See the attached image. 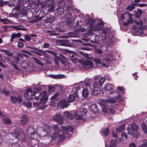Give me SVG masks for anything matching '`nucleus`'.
Here are the masks:
<instances>
[{
	"label": "nucleus",
	"instance_id": "nucleus-1",
	"mask_svg": "<svg viewBox=\"0 0 147 147\" xmlns=\"http://www.w3.org/2000/svg\"><path fill=\"white\" fill-rule=\"evenodd\" d=\"M49 93H48L47 90L43 91L39 96L41 97L39 102L36 101L33 102V106L34 107H37L39 110H44L47 107L46 104L48 100Z\"/></svg>",
	"mask_w": 147,
	"mask_h": 147
},
{
	"label": "nucleus",
	"instance_id": "nucleus-2",
	"mask_svg": "<svg viewBox=\"0 0 147 147\" xmlns=\"http://www.w3.org/2000/svg\"><path fill=\"white\" fill-rule=\"evenodd\" d=\"M9 137L12 140L17 139L22 142H25L26 141V137L24 132L22 129L20 127H17L15 129L13 132L9 134Z\"/></svg>",
	"mask_w": 147,
	"mask_h": 147
},
{
	"label": "nucleus",
	"instance_id": "nucleus-3",
	"mask_svg": "<svg viewBox=\"0 0 147 147\" xmlns=\"http://www.w3.org/2000/svg\"><path fill=\"white\" fill-rule=\"evenodd\" d=\"M47 87V86L46 85L40 86L39 87L35 88L33 92L31 88H29L24 91V96L26 99L31 100L33 99V96H35L37 93L40 94L41 92L42 89Z\"/></svg>",
	"mask_w": 147,
	"mask_h": 147
},
{
	"label": "nucleus",
	"instance_id": "nucleus-4",
	"mask_svg": "<svg viewBox=\"0 0 147 147\" xmlns=\"http://www.w3.org/2000/svg\"><path fill=\"white\" fill-rule=\"evenodd\" d=\"M98 79V76L96 77L93 84V88L92 90V94L94 96H97L100 94L101 89L98 86H101L105 81V78H101L99 80Z\"/></svg>",
	"mask_w": 147,
	"mask_h": 147
},
{
	"label": "nucleus",
	"instance_id": "nucleus-5",
	"mask_svg": "<svg viewBox=\"0 0 147 147\" xmlns=\"http://www.w3.org/2000/svg\"><path fill=\"white\" fill-rule=\"evenodd\" d=\"M138 126L135 122H133L128 126V133L129 135L131 136L132 137L137 139L140 136L139 133L138 131Z\"/></svg>",
	"mask_w": 147,
	"mask_h": 147
},
{
	"label": "nucleus",
	"instance_id": "nucleus-6",
	"mask_svg": "<svg viewBox=\"0 0 147 147\" xmlns=\"http://www.w3.org/2000/svg\"><path fill=\"white\" fill-rule=\"evenodd\" d=\"M115 102L116 101L113 99H101L98 103L101 106L103 107L102 109V111L104 112L107 113L108 111L109 106H111L112 104Z\"/></svg>",
	"mask_w": 147,
	"mask_h": 147
},
{
	"label": "nucleus",
	"instance_id": "nucleus-7",
	"mask_svg": "<svg viewBox=\"0 0 147 147\" xmlns=\"http://www.w3.org/2000/svg\"><path fill=\"white\" fill-rule=\"evenodd\" d=\"M36 130L32 125L29 126L27 128L26 133L29 138L34 139V135L36 134Z\"/></svg>",
	"mask_w": 147,
	"mask_h": 147
},
{
	"label": "nucleus",
	"instance_id": "nucleus-8",
	"mask_svg": "<svg viewBox=\"0 0 147 147\" xmlns=\"http://www.w3.org/2000/svg\"><path fill=\"white\" fill-rule=\"evenodd\" d=\"M62 128V133L61 134V135L62 136V140H64L65 138V137L64 135H63L62 134H63L65 135L67 134L68 133L69 131L72 132L73 131L74 129L72 126H67V127H65L63 126Z\"/></svg>",
	"mask_w": 147,
	"mask_h": 147
},
{
	"label": "nucleus",
	"instance_id": "nucleus-9",
	"mask_svg": "<svg viewBox=\"0 0 147 147\" xmlns=\"http://www.w3.org/2000/svg\"><path fill=\"white\" fill-rule=\"evenodd\" d=\"M11 102L13 104L18 103L20 104L22 102V98L21 96L18 95L17 96L15 95H11L10 96Z\"/></svg>",
	"mask_w": 147,
	"mask_h": 147
},
{
	"label": "nucleus",
	"instance_id": "nucleus-10",
	"mask_svg": "<svg viewBox=\"0 0 147 147\" xmlns=\"http://www.w3.org/2000/svg\"><path fill=\"white\" fill-rule=\"evenodd\" d=\"M23 6L21 5H16V9L18 16H20L21 17L26 15V11H25Z\"/></svg>",
	"mask_w": 147,
	"mask_h": 147
},
{
	"label": "nucleus",
	"instance_id": "nucleus-11",
	"mask_svg": "<svg viewBox=\"0 0 147 147\" xmlns=\"http://www.w3.org/2000/svg\"><path fill=\"white\" fill-rule=\"evenodd\" d=\"M40 130L41 132L40 134L43 136V133H51L52 130V127H50L47 124H45L44 126V128L42 127H41L39 130ZM44 135H43L44 136Z\"/></svg>",
	"mask_w": 147,
	"mask_h": 147
},
{
	"label": "nucleus",
	"instance_id": "nucleus-12",
	"mask_svg": "<svg viewBox=\"0 0 147 147\" xmlns=\"http://www.w3.org/2000/svg\"><path fill=\"white\" fill-rule=\"evenodd\" d=\"M64 119V117L59 114H55L53 117V120L57 121L61 125L63 124V121Z\"/></svg>",
	"mask_w": 147,
	"mask_h": 147
},
{
	"label": "nucleus",
	"instance_id": "nucleus-13",
	"mask_svg": "<svg viewBox=\"0 0 147 147\" xmlns=\"http://www.w3.org/2000/svg\"><path fill=\"white\" fill-rule=\"evenodd\" d=\"M105 23L102 20H99L97 21V24L93 27L94 30L99 31L103 28V27L100 26H103Z\"/></svg>",
	"mask_w": 147,
	"mask_h": 147
},
{
	"label": "nucleus",
	"instance_id": "nucleus-14",
	"mask_svg": "<svg viewBox=\"0 0 147 147\" xmlns=\"http://www.w3.org/2000/svg\"><path fill=\"white\" fill-rule=\"evenodd\" d=\"M58 41L59 43L61 46L71 47L73 45L70 40H60Z\"/></svg>",
	"mask_w": 147,
	"mask_h": 147
},
{
	"label": "nucleus",
	"instance_id": "nucleus-15",
	"mask_svg": "<svg viewBox=\"0 0 147 147\" xmlns=\"http://www.w3.org/2000/svg\"><path fill=\"white\" fill-rule=\"evenodd\" d=\"M57 106L61 109L67 108L69 106L68 103L64 99L60 100L57 104Z\"/></svg>",
	"mask_w": 147,
	"mask_h": 147
},
{
	"label": "nucleus",
	"instance_id": "nucleus-16",
	"mask_svg": "<svg viewBox=\"0 0 147 147\" xmlns=\"http://www.w3.org/2000/svg\"><path fill=\"white\" fill-rule=\"evenodd\" d=\"M29 121V119L26 115H23L21 117L20 121V124L22 125H24L27 124Z\"/></svg>",
	"mask_w": 147,
	"mask_h": 147
},
{
	"label": "nucleus",
	"instance_id": "nucleus-17",
	"mask_svg": "<svg viewBox=\"0 0 147 147\" xmlns=\"http://www.w3.org/2000/svg\"><path fill=\"white\" fill-rule=\"evenodd\" d=\"M82 84H84L85 86L86 87H89L90 89V85L92 84V80L87 78L84 81H82L80 82Z\"/></svg>",
	"mask_w": 147,
	"mask_h": 147
},
{
	"label": "nucleus",
	"instance_id": "nucleus-18",
	"mask_svg": "<svg viewBox=\"0 0 147 147\" xmlns=\"http://www.w3.org/2000/svg\"><path fill=\"white\" fill-rule=\"evenodd\" d=\"M53 127V129L55 131L54 133H55V134L57 136L61 137L62 136H60L61 135L60 133L61 132V130L60 128L58 127V125H56Z\"/></svg>",
	"mask_w": 147,
	"mask_h": 147
},
{
	"label": "nucleus",
	"instance_id": "nucleus-19",
	"mask_svg": "<svg viewBox=\"0 0 147 147\" xmlns=\"http://www.w3.org/2000/svg\"><path fill=\"white\" fill-rule=\"evenodd\" d=\"M104 89L105 90L107 91H112L110 92L111 94H112L114 92H112L113 90H112L113 89L112 85L110 83H106L105 84Z\"/></svg>",
	"mask_w": 147,
	"mask_h": 147
},
{
	"label": "nucleus",
	"instance_id": "nucleus-20",
	"mask_svg": "<svg viewBox=\"0 0 147 147\" xmlns=\"http://www.w3.org/2000/svg\"><path fill=\"white\" fill-rule=\"evenodd\" d=\"M55 20V18L54 16L47 14L46 15V18L44 20V22L46 23L51 22H53Z\"/></svg>",
	"mask_w": 147,
	"mask_h": 147
},
{
	"label": "nucleus",
	"instance_id": "nucleus-21",
	"mask_svg": "<svg viewBox=\"0 0 147 147\" xmlns=\"http://www.w3.org/2000/svg\"><path fill=\"white\" fill-rule=\"evenodd\" d=\"M90 111L92 112L93 113L95 114L98 113L99 109L96 105L95 104L91 105L90 107Z\"/></svg>",
	"mask_w": 147,
	"mask_h": 147
},
{
	"label": "nucleus",
	"instance_id": "nucleus-22",
	"mask_svg": "<svg viewBox=\"0 0 147 147\" xmlns=\"http://www.w3.org/2000/svg\"><path fill=\"white\" fill-rule=\"evenodd\" d=\"M45 13L41 12L38 15L34 17L36 21L35 22H37L41 20L45 17Z\"/></svg>",
	"mask_w": 147,
	"mask_h": 147
},
{
	"label": "nucleus",
	"instance_id": "nucleus-23",
	"mask_svg": "<svg viewBox=\"0 0 147 147\" xmlns=\"http://www.w3.org/2000/svg\"><path fill=\"white\" fill-rule=\"evenodd\" d=\"M76 96L74 93H71L67 98V101L68 103L73 102L76 99Z\"/></svg>",
	"mask_w": 147,
	"mask_h": 147
},
{
	"label": "nucleus",
	"instance_id": "nucleus-24",
	"mask_svg": "<svg viewBox=\"0 0 147 147\" xmlns=\"http://www.w3.org/2000/svg\"><path fill=\"white\" fill-rule=\"evenodd\" d=\"M103 29L102 30V34H104L105 37L104 38H102V39L105 40L107 38V36L106 35L107 33H109V31L111 30V27H108L107 26L105 27V28L103 27Z\"/></svg>",
	"mask_w": 147,
	"mask_h": 147
},
{
	"label": "nucleus",
	"instance_id": "nucleus-25",
	"mask_svg": "<svg viewBox=\"0 0 147 147\" xmlns=\"http://www.w3.org/2000/svg\"><path fill=\"white\" fill-rule=\"evenodd\" d=\"M49 77L55 79H62L64 78L65 75L63 74H58L57 75L50 74L49 75Z\"/></svg>",
	"mask_w": 147,
	"mask_h": 147
},
{
	"label": "nucleus",
	"instance_id": "nucleus-26",
	"mask_svg": "<svg viewBox=\"0 0 147 147\" xmlns=\"http://www.w3.org/2000/svg\"><path fill=\"white\" fill-rule=\"evenodd\" d=\"M63 115L64 116L68 119L71 120L74 118V115H73V114L69 112L65 111L63 113Z\"/></svg>",
	"mask_w": 147,
	"mask_h": 147
},
{
	"label": "nucleus",
	"instance_id": "nucleus-27",
	"mask_svg": "<svg viewBox=\"0 0 147 147\" xmlns=\"http://www.w3.org/2000/svg\"><path fill=\"white\" fill-rule=\"evenodd\" d=\"M76 25L77 26H79V28L77 29V31L78 32L83 31V28H82V21L77 20L76 21Z\"/></svg>",
	"mask_w": 147,
	"mask_h": 147
},
{
	"label": "nucleus",
	"instance_id": "nucleus-28",
	"mask_svg": "<svg viewBox=\"0 0 147 147\" xmlns=\"http://www.w3.org/2000/svg\"><path fill=\"white\" fill-rule=\"evenodd\" d=\"M117 142V140H112L110 142V144L109 146H108L107 144L105 145V147H116V144Z\"/></svg>",
	"mask_w": 147,
	"mask_h": 147
},
{
	"label": "nucleus",
	"instance_id": "nucleus-29",
	"mask_svg": "<svg viewBox=\"0 0 147 147\" xmlns=\"http://www.w3.org/2000/svg\"><path fill=\"white\" fill-rule=\"evenodd\" d=\"M3 121L5 124H9L11 123V121L9 117L7 116L3 115Z\"/></svg>",
	"mask_w": 147,
	"mask_h": 147
},
{
	"label": "nucleus",
	"instance_id": "nucleus-30",
	"mask_svg": "<svg viewBox=\"0 0 147 147\" xmlns=\"http://www.w3.org/2000/svg\"><path fill=\"white\" fill-rule=\"evenodd\" d=\"M63 32L61 30L57 29L56 31H53L52 32L50 33L49 35L50 36H55L59 35L61 34V32Z\"/></svg>",
	"mask_w": 147,
	"mask_h": 147
},
{
	"label": "nucleus",
	"instance_id": "nucleus-31",
	"mask_svg": "<svg viewBox=\"0 0 147 147\" xmlns=\"http://www.w3.org/2000/svg\"><path fill=\"white\" fill-rule=\"evenodd\" d=\"M83 116L82 114H80V112L78 113H74V118L77 120L82 119L83 117Z\"/></svg>",
	"mask_w": 147,
	"mask_h": 147
},
{
	"label": "nucleus",
	"instance_id": "nucleus-32",
	"mask_svg": "<svg viewBox=\"0 0 147 147\" xmlns=\"http://www.w3.org/2000/svg\"><path fill=\"white\" fill-rule=\"evenodd\" d=\"M89 92L88 89L87 88H85L83 89L82 95V96L85 98L87 97L89 95Z\"/></svg>",
	"mask_w": 147,
	"mask_h": 147
},
{
	"label": "nucleus",
	"instance_id": "nucleus-33",
	"mask_svg": "<svg viewBox=\"0 0 147 147\" xmlns=\"http://www.w3.org/2000/svg\"><path fill=\"white\" fill-rule=\"evenodd\" d=\"M83 64L86 66L92 67L93 65L92 62L90 60H87L84 62Z\"/></svg>",
	"mask_w": 147,
	"mask_h": 147
},
{
	"label": "nucleus",
	"instance_id": "nucleus-34",
	"mask_svg": "<svg viewBox=\"0 0 147 147\" xmlns=\"http://www.w3.org/2000/svg\"><path fill=\"white\" fill-rule=\"evenodd\" d=\"M55 11L57 14L61 15L63 13L64 10L63 7H58V8L56 9Z\"/></svg>",
	"mask_w": 147,
	"mask_h": 147
},
{
	"label": "nucleus",
	"instance_id": "nucleus-35",
	"mask_svg": "<svg viewBox=\"0 0 147 147\" xmlns=\"http://www.w3.org/2000/svg\"><path fill=\"white\" fill-rule=\"evenodd\" d=\"M113 58L111 54L108 55L106 57L103 58L102 60V61H104L105 63H108V62L111 61L112 59Z\"/></svg>",
	"mask_w": 147,
	"mask_h": 147
},
{
	"label": "nucleus",
	"instance_id": "nucleus-36",
	"mask_svg": "<svg viewBox=\"0 0 147 147\" xmlns=\"http://www.w3.org/2000/svg\"><path fill=\"white\" fill-rule=\"evenodd\" d=\"M4 5H7L10 6H13V4L8 2L7 1H3L2 0H0V7H2Z\"/></svg>",
	"mask_w": 147,
	"mask_h": 147
},
{
	"label": "nucleus",
	"instance_id": "nucleus-37",
	"mask_svg": "<svg viewBox=\"0 0 147 147\" xmlns=\"http://www.w3.org/2000/svg\"><path fill=\"white\" fill-rule=\"evenodd\" d=\"M22 105H24L28 108H30L32 107V103L29 101L25 102L24 101L22 102Z\"/></svg>",
	"mask_w": 147,
	"mask_h": 147
},
{
	"label": "nucleus",
	"instance_id": "nucleus-38",
	"mask_svg": "<svg viewBox=\"0 0 147 147\" xmlns=\"http://www.w3.org/2000/svg\"><path fill=\"white\" fill-rule=\"evenodd\" d=\"M11 26H5L1 27V29L4 28L5 30H3V32H7L10 30H12Z\"/></svg>",
	"mask_w": 147,
	"mask_h": 147
},
{
	"label": "nucleus",
	"instance_id": "nucleus-39",
	"mask_svg": "<svg viewBox=\"0 0 147 147\" xmlns=\"http://www.w3.org/2000/svg\"><path fill=\"white\" fill-rule=\"evenodd\" d=\"M136 3H132L131 5H128L126 8V9L128 10L131 11L132 9L135 8Z\"/></svg>",
	"mask_w": 147,
	"mask_h": 147
},
{
	"label": "nucleus",
	"instance_id": "nucleus-40",
	"mask_svg": "<svg viewBox=\"0 0 147 147\" xmlns=\"http://www.w3.org/2000/svg\"><path fill=\"white\" fill-rule=\"evenodd\" d=\"M95 20L91 18L88 20L87 22V24L88 25L90 26H92L94 23L95 22Z\"/></svg>",
	"mask_w": 147,
	"mask_h": 147
},
{
	"label": "nucleus",
	"instance_id": "nucleus-41",
	"mask_svg": "<svg viewBox=\"0 0 147 147\" xmlns=\"http://www.w3.org/2000/svg\"><path fill=\"white\" fill-rule=\"evenodd\" d=\"M64 17L66 20L71 19L72 18V15L71 13L67 12L64 15Z\"/></svg>",
	"mask_w": 147,
	"mask_h": 147
},
{
	"label": "nucleus",
	"instance_id": "nucleus-42",
	"mask_svg": "<svg viewBox=\"0 0 147 147\" xmlns=\"http://www.w3.org/2000/svg\"><path fill=\"white\" fill-rule=\"evenodd\" d=\"M73 22H74L71 19L67 20L66 21V25L67 26L70 27L72 26H74L73 25Z\"/></svg>",
	"mask_w": 147,
	"mask_h": 147
},
{
	"label": "nucleus",
	"instance_id": "nucleus-43",
	"mask_svg": "<svg viewBox=\"0 0 147 147\" xmlns=\"http://www.w3.org/2000/svg\"><path fill=\"white\" fill-rule=\"evenodd\" d=\"M142 128L145 134H147V128L146 124L144 122H143L142 124Z\"/></svg>",
	"mask_w": 147,
	"mask_h": 147
},
{
	"label": "nucleus",
	"instance_id": "nucleus-44",
	"mask_svg": "<svg viewBox=\"0 0 147 147\" xmlns=\"http://www.w3.org/2000/svg\"><path fill=\"white\" fill-rule=\"evenodd\" d=\"M57 4L61 6H65L66 4V1L65 0H61L58 2Z\"/></svg>",
	"mask_w": 147,
	"mask_h": 147
},
{
	"label": "nucleus",
	"instance_id": "nucleus-45",
	"mask_svg": "<svg viewBox=\"0 0 147 147\" xmlns=\"http://www.w3.org/2000/svg\"><path fill=\"white\" fill-rule=\"evenodd\" d=\"M0 22H3V24H7L10 22V21L7 18L5 19L0 18Z\"/></svg>",
	"mask_w": 147,
	"mask_h": 147
},
{
	"label": "nucleus",
	"instance_id": "nucleus-46",
	"mask_svg": "<svg viewBox=\"0 0 147 147\" xmlns=\"http://www.w3.org/2000/svg\"><path fill=\"white\" fill-rule=\"evenodd\" d=\"M44 53L45 54H43V55L44 57L42 58V59L46 61V62H47V61H48V59L50 58V57L49 55L48 54H47L45 52Z\"/></svg>",
	"mask_w": 147,
	"mask_h": 147
},
{
	"label": "nucleus",
	"instance_id": "nucleus-47",
	"mask_svg": "<svg viewBox=\"0 0 147 147\" xmlns=\"http://www.w3.org/2000/svg\"><path fill=\"white\" fill-rule=\"evenodd\" d=\"M11 27L12 30L13 29H16L19 30H24L26 29L24 28H22L19 27V26H11Z\"/></svg>",
	"mask_w": 147,
	"mask_h": 147
},
{
	"label": "nucleus",
	"instance_id": "nucleus-48",
	"mask_svg": "<svg viewBox=\"0 0 147 147\" xmlns=\"http://www.w3.org/2000/svg\"><path fill=\"white\" fill-rule=\"evenodd\" d=\"M21 65L23 68L26 69L28 66V63L26 61H23L21 63Z\"/></svg>",
	"mask_w": 147,
	"mask_h": 147
},
{
	"label": "nucleus",
	"instance_id": "nucleus-49",
	"mask_svg": "<svg viewBox=\"0 0 147 147\" xmlns=\"http://www.w3.org/2000/svg\"><path fill=\"white\" fill-rule=\"evenodd\" d=\"M41 51H40V52L39 51H34L33 52L35 54L41 56H43V54H45V51L42 50Z\"/></svg>",
	"mask_w": 147,
	"mask_h": 147
},
{
	"label": "nucleus",
	"instance_id": "nucleus-50",
	"mask_svg": "<svg viewBox=\"0 0 147 147\" xmlns=\"http://www.w3.org/2000/svg\"><path fill=\"white\" fill-rule=\"evenodd\" d=\"M80 112V114H82L84 116L86 114L87 112V109L84 108H82Z\"/></svg>",
	"mask_w": 147,
	"mask_h": 147
},
{
	"label": "nucleus",
	"instance_id": "nucleus-51",
	"mask_svg": "<svg viewBox=\"0 0 147 147\" xmlns=\"http://www.w3.org/2000/svg\"><path fill=\"white\" fill-rule=\"evenodd\" d=\"M32 59L37 64L39 65H42V63H41L37 58L34 57H32Z\"/></svg>",
	"mask_w": 147,
	"mask_h": 147
},
{
	"label": "nucleus",
	"instance_id": "nucleus-52",
	"mask_svg": "<svg viewBox=\"0 0 147 147\" xmlns=\"http://www.w3.org/2000/svg\"><path fill=\"white\" fill-rule=\"evenodd\" d=\"M109 129L108 128H106L102 132L103 134L105 136H107L109 134Z\"/></svg>",
	"mask_w": 147,
	"mask_h": 147
},
{
	"label": "nucleus",
	"instance_id": "nucleus-53",
	"mask_svg": "<svg viewBox=\"0 0 147 147\" xmlns=\"http://www.w3.org/2000/svg\"><path fill=\"white\" fill-rule=\"evenodd\" d=\"M15 11V12L14 13H11L10 14V16L11 17H17V10L16 8H14L13 9V12H14V11Z\"/></svg>",
	"mask_w": 147,
	"mask_h": 147
},
{
	"label": "nucleus",
	"instance_id": "nucleus-54",
	"mask_svg": "<svg viewBox=\"0 0 147 147\" xmlns=\"http://www.w3.org/2000/svg\"><path fill=\"white\" fill-rule=\"evenodd\" d=\"M124 129V126L122 125L118 127L116 130V131L118 132H121L123 131Z\"/></svg>",
	"mask_w": 147,
	"mask_h": 147
},
{
	"label": "nucleus",
	"instance_id": "nucleus-55",
	"mask_svg": "<svg viewBox=\"0 0 147 147\" xmlns=\"http://www.w3.org/2000/svg\"><path fill=\"white\" fill-rule=\"evenodd\" d=\"M16 38H17V37L16 35V34L12 33L11 36L10 42L12 43L13 42V39H16Z\"/></svg>",
	"mask_w": 147,
	"mask_h": 147
},
{
	"label": "nucleus",
	"instance_id": "nucleus-56",
	"mask_svg": "<svg viewBox=\"0 0 147 147\" xmlns=\"http://www.w3.org/2000/svg\"><path fill=\"white\" fill-rule=\"evenodd\" d=\"M59 94V93L58 92L54 94V95H53L50 98V100H56L57 97Z\"/></svg>",
	"mask_w": 147,
	"mask_h": 147
},
{
	"label": "nucleus",
	"instance_id": "nucleus-57",
	"mask_svg": "<svg viewBox=\"0 0 147 147\" xmlns=\"http://www.w3.org/2000/svg\"><path fill=\"white\" fill-rule=\"evenodd\" d=\"M2 94L5 95H8L9 92H8L6 88H3L2 92Z\"/></svg>",
	"mask_w": 147,
	"mask_h": 147
},
{
	"label": "nucleus",
	"instance_id": "nucleus-58",
	"mask_svg": "<svg viewBox=\"0 0 147 147\" xmlns=\"http://www.w3.org/2000/svg\"><path fill=\"white\" fill-rule=\"evenodd\" d=\"M49 8L48 9V10L49 12H53L54 9L55 7L52 4H50V5H49Z\"/></svg>",
	"mask_w": 147,
	"mask_h": 147
},
{
	"label": "nucleus",
	"instance_id": "nucleus-59",
	"mask_svg": "<svg viewBox=\"0 0 147 147\" xmlns=\"http://www.w3.org/2000/svg\"><path fill=\"white\" fill-rule=\"evenodd\" d=\"M11 65L12 66L13 68L15 69L17 71H19L20 69H19V68L17 67V65L16 64V63L13 62H11Z\"/></svg>",
	"mask_w": 147,
	"mask_h": 147
},
{
	"label": "nucleus",
	"instance_id": "nucleus-60",
	"mask_svg": "<svg viewBox=\"0 0 147 147\" xmlns=\"http://www.w3.org/2000/svg\"><path fill=\"white\" fill-rule=\"evenodd\" d=\"M80 42L81 43L82 45L86 46H90L92 47V44L90 43H87L85 42H83L82 41H81V42Z\"/></svg>",
	"mask_w": 147,
	"mask_h": 147
},
{
	"label": "nucleus",
	"instance_id": "nucleus-61",
	"mask_svg": "<svg viewBox=\"0 0 147 147\" xmlns=\"http://www.w3.org/2000/svg\"><path fill=\"white\" fill-rule=\"evenodd\" d=\"M17 47L19 48H22L24 46V44L20 41L18 42Z\"/></svg>",
	"mask_w": 147,
	"mask_h": 147
},
{
	"label": "nucleus",
	"instance_id": "nucleus-62",
	"mask_svg": "<svg viewBox=\"0 0 147 147\" xmlns=\"http://www.w3.org/2000/svg\"><path fill=\"white\" fill-rule=\"evenodd\" d=\"M93 61L97 64H101L102 63V62L101 61V60L99 59H95L93 60Z\"/></svg>",
	"mask_w": 147,
	"mask_h": 147
},
{
	"label": "nucleus",
	"instance_id": "nucleus-63",
	"mask_svg": "<svg viewBox=\"0 0 147 147\" xmlns=\"http://www.w3.org/2000/svg\"><path fill=\"white\" fill-rule=\"evenodd\" d=\"M136 6H139L140 7H145L147 6V4L145 3H136Z\"/></svg>",
	"mask_w": 147,
	"mask_h": 147
},
{
	"label": "nucleus",
	"instance_id": "nucleus-64",
	"mask_svg": "<svg viewBox=\"0 0 147 147\" xmlns=\"http://www.w3.org/2000/svg\"><path fill=\"white\" fill-rule=\"evenodd\" d=\"M32 147H38L39 144L37 141H35L34 142H32Z\"/></svg>",
	"mask_w": 147,
	"mask_h": 147
}]
</instances>
